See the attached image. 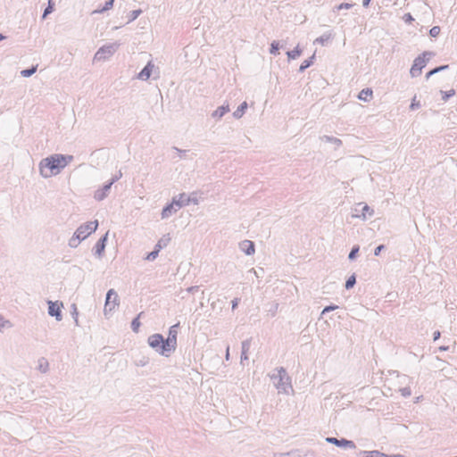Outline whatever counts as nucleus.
<instances>
[{"label":"nucleus","instance_id":"dca6fc26","mask_svg":"<svg viewBox=\"0 0 457 457\" xmlns=\"http://www.w3.org/2000/svg\"><path fill=\"white\" fill-rule=\"evenodd\" d=\"M112 186V185L110 184V182H107L105 185L103 186V187L97 189L95 192L94 198L96 201H103L109 195Z\"/></svg>","mask_w":457,"mask_h":457},{"label":"nucleus","instance_id":"79ce46f5","mask_svg":"<svg viewBox=\"0 0 457 457\" xmlns=\"http://www.w3.org/2000/svg\"><path fill=\"white\" fill-rule=\"evenodd\" d=\"M12 324L9 320H4L3 316L0 315V330L4 328H11Z\"/></svg>","mask_w":457,"mask_h":457},{"label":"nucleus","instance_id":"c03bdc74","mask_svg":"<svg viewBox=\"0 0 457 457\" xmlns=\"http://www.w3.org/2000/svg\"><path fill=\"white\" fill-rule=\"evenodd\" d=\"M353 5V4L342 3V4L335 6V10H337V11H340V10H343V9L348 10V9L352 8Z\"/></svg>","mask_w":457,"mask_h":457},{"label":"nucleus","instance_id":"a19ab883","mask_svg":"<svg viewBox=\"0 0 457 457\" xmlns=\"http://www.w3.org/2000/svg\"><path fill=\"white\" fill-rule=\"evenodd\" d=\"M159 252L158 249L154 248V251H152L151 253H149L146 257H145V260L147 261H154L157 258L158 254H159Z\"/></svg>","mask_w":457,"mask_h":457},{"label":"nucleus","instance_id":"a878e982","mask_svg":"<svg viewBox=\"0 0 457 457\" xmlns=\"http://www.w3.org/2000/svg\"><path fill=\"white\" fill-rule=\"evenodd\" d=\"M315 58V54H312V56H311L310 58L304 60L300 67H299V71L300 72H303L307 68H309L312 63H313V60Z\"/></svg>","mask_w":457,"mask_h":457},{"label":"nucleus","instance_id":"4be33fe9","mask_svg":"<svg viewBox=\"0 0 457 457\" xmlns=\"http://www.w3.org/2000/svg\"><path fill=\"white\" fill-rule=\"evenodd\" d=\"M372 96V90L370 88L362 89L358 96V98L364 102H369Z\"/></svg>","mask_w":457,"mask_h":457},{"label":"nucleus","instance_id":"09e8293b","mask_svg":"<svg viewBox=\"0 0 457 457\" xmlns=\"http://www.w3.org/2000/svg\"><path fill=\"white\" fill-rule=\"evenodd\" d=\"M337 308H338V306H337V305H334V304H331V305L326 306V307L322 310L321 314H325L326 312H331V311L337 310Z\"/></svg>","mask_w":457,"mask_h":457},{"label":"nucleus","instance_id":"bf43d9fd","mask_svg":"<svg viewBox=\"0 0 457 457\" xmlns=\"http://www.w3.org/2000/svg\"><path fill=\"white\" fill-rule=\"evenodd\" d=\"M449 350V346H440L439 347V351H448Z\"/></svg>","mask_w":457,"mask_h":457},{"label":"nucleus","instance_id":"680f3d73","mask_svg":"<svg viewBox=\"0 0 457 457\" xmlns=\"http://www.w3.org/2000/svg\"><path fill=\"white\" fill-rule=\"evenodd\" d=\"M250 271H253V273L258 277L256 270H254L253 269H252Z\"/></svg>","mask_w":457,"mask_h":457},{"label":"nucleus","instance_id":"0eeeda50","mask_svg":"<svg viewBox=\"0 0 457 457\" xmlns=\"http://www.w3.org/2000/svg\"><path fill=\"white\" fill-rule=\"evenodd\" d=\"M98 221H89L80 225L77 230L75 231L77 236L79 237L82 240L86 239L89 235L95 232L97 229Z\"/></svg>","mask_w":457,"mask_h":457},{"label":"nucleus","instance_id":"aec40b11","mask_svg":"<svg viewBox=\"0 0 457 457\" xmlns=\"http://www.w3.org/2000/svg\"><path fill=\"white\" fill-rule=\"evenodd\" d=\"M320 138L321 141L334 144L336 146V149L338 148L339 146H341V145H342L341 139H339L337 137H331V136L325 135V136L320 137Z\"/></svg>","mask_w":457,"mask_h":457},{"label":"nucleus","instance_id":"a211bd4d","mask_svg":"<svg viewBox=\"0 0 457 457\" xmlns=\"http://www.w3.org/2000/svg\"><path fill=\"white\" fill-rule=\"evenodd\" d=\"M250 346H251L250 339H246L242 342V344H241V357H240L241 363H243L244 361L248 360L247 353L250 349Z\"/></svg>","mask_w":457,"mask_h":457},{"label":"nucleus","instance_id":"20e7f679","mask_svg":"<svg viewBox=\"0 0 457 457\" xmlns=\"http://www.w3.org/2000/svg\"><path fill=\"white\" fill-rule=\"evenodd\" d=\"M434 55L432 52L425 51L420 55L415 58L413 64L410 70L411 77H418L421 74L422 69L427 65V62Z\"/></svg>","mask_w":457,"mask_h":457},{"label":"nucleus","instance_id":"4468645a","mask_svg":"<svg viewBox=\"0 0 457 457\" xmlns=\"http://www.w3.org/2000/svg\"><path fill=\"white\" fill-rule=\"evenodd\" d=\"M155 66L152 61H149L142 71L137 75V79L145 81L151 77Z\"/></svg>","mask_w":457,"mask_h":457},{"label":"nucleus","instance_id":"cd10ccee","mask_svg":"<svg viewBox=\"0 0 457 457\" xmlns=\"http://www.w3.org/2000/svg\"><path fill=\"white\" fill-rule=\"evenodd\" d=\"M301 54H302V50L299 48L298 46L294 50L287 52V55L289 60L296 59L297 57H299L301 55Z\"/></svg>","mask_w":457,"mask_h":457},{"label":"nucleus","instance_id":"1a4fd4ad","mask_svg":"<svg viewBox=\"0 0 457 457\" xmlns=\"http://www.w3.org/2000/svg\"><path fill=\"white\" fill-rule=\"evenodd\" d=\"M179 327V323L171 326L169 329L168 337L164 339L166 342L165 345L169 347L171 353H173L177 347V337Z\"/></svg>","mask_w":457,"mask_h":457},{"label":"nucleus","instance_id":"4c0bfd02","mask_svg":"<svg viewBox=\"0 0 457 457\" xmlns=\"http://www.w3.org/2000/svg\"><path fill=\"white\" fill-rule=\"evenodd\" d=\"M114 0H108L105 2L104 7L98 11H95V12H104L112 8Z\"/></svg>","mask_w":457,"mask_h":457},{"label":"nucleus","instance_id":"052dcab7","mask_svg":"<svg viewBox=\"0 0 457 457\" xmlns=\"http://www.w3.org/2000/svg\"><path fill=\"white\" fill-rule=\"evenodd\" d=\"M5 38H6V37H5L4 35L0 34V42H1L2 40L5 39Z\"/></svg>","mask_w":457,"mask_h":457},{"label":"nucleus","instance_id":"2f4dec72","mask_svg":"<svg viewBox=\"0 0 457 457\" xmlns=\"http://www.w3.org/2000/svg\"><path fill=\"white\" fill-rule=\"evenodd\" d=\"M142 314H143V312H140L131 322V328L136 333L138 331V328L141 325L139 319Z\"/></svg>","mask_w":457,"mask_h":457},{"label":"nucleus","instance_id":"9b49d317","mask_svg":"<svg viewBox=\"0 0 457 457\" xmlns=\"http://www.w3.org/2000/svg\"><path fill=\"white\" fill-rule=\"evenodd\" d=\"M178 208H182L183 206H187L189 204H197L198 200L195 196V194H192L191 195H187L185 193L179 195L177 197Z\"/></svg>","mask_w":457,"mask_h":457},{"label":"nucleus","instance_id":"f257e3e1","mask_svg":"<svg viewBox=\"0 0 457 457\" xmlns=\"http://www.w3.org/2000/svg\"><path fill=\"white\" fill-rule=\"evenodd\" d=\"M72 160V155H64L61 154H52L40 161L38 165L39 173L45 179L51 178L52 176L59 174L61 170Z\"/></svg>","mask_w":457,"mask_h":457},{"label":"nucleus","instance_id":"2eb2a0df","mask_svg":"<svg viewBox=\"0 0 457 457\" xmlns=\"http://www.w3.org/2000/svg\"><path fill=\"white\" fill-rule=\"evenodd\" d=\"M108 239V232L99 238L94 246V253L97 257H101L104 252L106 242Z\"/></svg>","mask_w":457,"mask_h":457},{"label":"nucleus","instance_id":"c756f323","mask_svg":"<svg viewBox=\"0 0 457 457\" xmlns=\"http://www.w3.org/2000/svg\"><path fill=\"white\" fill-rule=\"evenodd\" d=\"M37 65L36 66H31L30 68L29 69H25V70H22L21 71V75L24 78H29L30 76H32L34 73H36L37 71Z\"/></svg>","mask_w":457,"mask_h":457},{"label":"nucleus","instance_id":"a18cd8bd","mask_svg":"<svg viewBox=\"0 0 457 457\" xmlns=\"http://www.w3.org/2000/svg\"><path fill=\"white\" fill-rule=\"evenodd\" d=\"M400 392L403 397H409L411 395V390L409 386L401 388Z\"/></svg>","mask_w":457,"mask_h":457},{"label":"nucleus","instance_id":"4d7b16f0","mask_svg":"<svg viewBox=\"0 0 457 457\" xmlns=\"http://www.w3.org/2000/svg\"><path fill=\"white\" fill-rule=\"evenodd\" d=\"M225 358L227 361L229 360V346H227Z\"/></svg>","mask_w":457,"mask_h":457},{"label":"nucleus","instance_id":"e2e57ef3","mask_svg":"<svg viewBox=\"0 0 457 457\" xmlns=\"http://www.w3.org/2000/svg\"><path fill=\"white\" fill-rule=\"evenodd\" d=\"M284 46H286V44L280 46L281 48H283Z\"/></svg>","mask_w":457,"mask_h":457},{"label":"nucleus","instance_id":"423d86ee","mask_svg":"<svg viewBox=\"0 0 457 457\" xmlns=\"http://www.w3.org/2000/svg\"><path fill=\"white\" fill-rule=\"evenodd\" d=\"M119 304V295L114 289L108 290L105 297L104 312L107 316Z\"/></svg>","mask_w":457,"mask_h":457},{"label":"nucleus","instance_id":"b1692460","mask_svg":"<svg viewBox=\"0 0 457 457\" xmlns=\"http://www.w3.org/2000/svg\"><path fill=\"white\" fill-rule=\"evenodd\" d=\"M170 241V237L169 235L162 237L155 245L154 248L158 249V251H161L163 247H166Z\"/></svg>","mask_w":457,"mask_h":457},{"label":"nucleus","instance_id":"c9c22d12","mask_svg":"<svg viewBox=\"0 0 457 457\" xmlns=\"http://www.w3.org/2000/svg\"><path fill=\"white\" fill-rule=\"evenodd\" d=\"M355 283H356V277L354 274H353L352 276H350L347 278L345 287L346 289H350L354 287Z\"/></svg>","mask_w":457,"mask_h":457},{"label":"nucleus","instance_id":"3c124183","mask_svg":"<svg viewBox=\"0 0 457 457\" xmlns=\"http://www.w3.org/2000/svg\"><path fill=\"white\" fill-rule=\"evenodd\" d=\"M173 150H175L178 153L179 158H183L186 153L187 152V150H182L175 146L173 147Z\"/></svg>","mask_w":457,"mask_h":457},{"label":"nucleus","instance_id":"f704fd0d","mask_svg":"<svg viewBox=\"0 0 457 457\" xmlns=\"http://www.w3.org/2000/svg\"><path fill=\"white\" fill-rule=\"evenodd\" d=\"M141 13H142L141 9L131 11L128 15V18H129L128 23L135 21Z\"/></svg>","mask_w":457,"mask_h":457},{"label":"nucleus","instance_id":"39448f33","mask_svg":"<svg viewBox=\"0 0 457 457\" xmlns=\"http://www.w3.org/2000/svg\"><path fill=\"white\" fill-rule=\"evenodd\" d=\"M119 43L107 44L100 47L96 53L94 59L96 61H103L112 56L118 49Z\"/></svg>","mask_w":457,"mask_h":457},{"label":"nucleus","instance_id":"603ef678","mask_svg":"<svg viewBox=\"0 0 457 457\" xmlns=\"http://www.w3.org/2000/svg\"><path fill=\"white\" fill-rule=\"evenodd\" d=\"M385 249V245H379L378 246H377L374 250V255L375 256H378L381 253L382 250Z\"/></svg>","mask_w":457,"mask_h":457},{"label":"nucleus","instance_id":"473e14b6","mask_svg":"<svg viewBox=\"0 0 457 457\" xmlns=\"http://www.w3.org/2000/svg\"><path fill=\"white\" fill-rule=\"evenodd\" d=\"M279 48H280V44L278 41H276L274 40L271 44H270V53L271 54H274V55H277L279 54Z\"/></svg>","mask_w":457,"mask_h":457},{"label":"nucleus","instance_id":"ddd939ff","mask_svg":"<svg viewBox=\"0 0 457 457\" xmlns=\"http://www.w3.org/2000/svg\"><path fill=\"white\" fill-rule=\"evenodd\" d=\"M180 208H178L177 197H174L170 204L163 207L162 211V219H168L176 213Z\"/></svg>","mask_w":457,"mask_h":457},{"label":"nucleus","instance_id":"5fc2aeb1","mask_svg":"<svg viewBox=\"0 0 457 457\" xmlns=\"http://www.w3.org/2000/svg\"><path fill=\"white\" fill-rule=\"evenodd\" d=\"M198 289H199V287H198V286H192V287H188V288L187 289V291L188 293H192V294H194V293L197 292V291H198Z\"/></svg>","mask_w":457,"mask_h":457},{"label":"nucleus","instance_id":"412c9836","mask_svg":"<svg viewBox=\"0 0 457 457\" xmlns=\"http://www.w3.org/2000/svg\"><path fill=\"white\" fill-rule=\"evenodd\" d=\"M37 370L42 372V373H46L49 370V362L48 361L44 358V357H41L38 359L37 361Z\"/></svg>","mask_w":457,"mask_h":457},{"label":"nucleus","instance_id":"7ed1b4c3","mask_svg":"<svg viewBox=\"0 0 457 457\" xmlns=\"http://www.w3.org/2000/svg\"><path fill=\"white\" fill-rule=\"evenodd\" d=\"M147 343L150 347L162 356L169 357L171 354L169 347L165 345L166 342L164 337L161 334L156 333L151 335L147 339Z\"/></svg>","mask_w":457,"mask_h":457},{"label":"nucleus","instance_id":"6e6d98bb","mask_svg":"<svg viewBox=\"0 0 457 457\" xmlns=\"http://www.w3.org/2000/svg\"><path fill=\"white\" fill-rule=\"evenodd\" d=\"M440 336H441L440 331H438V330L435 331L433 334V340L434 341L438 340L440 338Z\"/></svg>","mask_w":457,"mask_h":457},{"label":"nucleus","instance_id":"864d4df0","mask_svg":"<svg viewBox=\"0 0 457 457\" xmlns=\"http://www.w3.org/2000/svg\"><path fill=\"white\" fill-rule=\"evenodd\" d=\"M240 298H235L231 301V308L233 311L238 306Z\"/></svg>","mask_w":457,"mask_h":457},{"label":"nucleus","instance_id":"6e6552de","mask_svg":"<svg viewBox=\"0 0 457 457\" xmlns=\"http://www.w3.org/2000/svg\"><path fill=\"white\" fill-rule=\"evenodd\" d=\"M355 214L353 215V218H358L362 220H366L368 216L370 217L374 214V210L370 208L368 204H362V203H359L355 208Z\"/></svg>","mask_w":457,"mask_h":457},{"label":"nucleus","instance_id":"72a5a7b5","mask_svg":"<svg viewBox=\"0 0 457 457\" xmlns=\"http://www.w3.org/2000/svg\"><path fill=\"white\" fill-rule=\"evenodd\" d=\"M82 241V239L77 236L76 232L74 233L73 237L69 240V245L71 247H77L79 244Z\"/></svg>","mask_w":457,"mask_h":457},{"label":"nucleus","instance_id":"393cba45","mask_svg":"<svg viewBox=\"0 0 457 457\" xmlns=\"http://www.w3.org/2000/svg\"><path fill=\"white\" fill-rule=\"evenodd\" d=\"M361 457H386V454L378 450L374 451H364L362 452Z\"/></svg>","mask_w":457,"mask_h":457},{"label":"nucleus","instance_id":"49530a36","mask_svg":"<svg viewBox=\"0 0 457 457\" xmlns=\"http://www.w3.org/2000/svg\"><path fill=\"white\" fill-rule=\"evenodd\" d=\"M420 107V101H417L416 96H414V98L412 99L411 104L410 105V109L414 111Z\"/></svg>","mask_w":457,"mask_h":457},{"label":"nucleus","instance_id":"f3484780","mask_svg":"<svg viewBox=\"0 0 457 457\" xmlns=\"http://www.w3.org/2000/svg\"><path fill=\"white\" fill-rule=\"evenodd\" d=\"M239 248L246 255H252L255 252L254 243L250 240H243L242 242H240Z\"/></svg>","mask_w":457,"mask_h":457},{"label":"nucleus","instance_id":"f8f14e48","mask_svg":"<svg viewBox=\"0 0 457 457\" xmlns=\"http://www.w3.org/2000/svg\"><path fill=\"white\" fill-rule=\"evenodd\" d=\"M326 441L329 444H333L339 447H345V448L348 447L351 449L355 448L354 442L352 440H347L345 438L338 439L337 437H326Z\"/></svg>","mask_w":457,"mask_h":457},{"label":"nucleus","instance_id":"bb28decb","mask_svg":"<svg viewBox=\"0 0 457 457\" xmlns=\"http://www.w3.org/2000/svg\"><path fill=\"white\" fill-rule=\"evenodd\" d=\"M449 68V65H441V66H438V67H436L434 69H432L431 71H429L427 74H426V79H428L432 75H435L442 71H445Z\"/></svg>","mask_w":457,"mask_h":457},{"label":"nucleus","instance_id":"8fccbe9b","mask_svg":"<svg viewBox=\"0 0 457 457\" xmlns=\"http://www.w3.org/2000/svg\"><path fill=\"white\" fill-rule=\"evenodd\" d=\"M403 20L406 22V23H411L413 21H414V18L412 17V15L411 13H405L403 16Z\"/></svg>","mask_w":457,"mask_h":457},{"label":"nucleus","instance_id":"5701e85b","mask_svg":"<svg viewBox=\"0 0 457 457\" xmlns=\"http://www.w3.org/2000/svg\"><path fill=\"white\" fill-rule=\"evenodd\" d=\"M247 103L243 102L237 109L233 112V117L236 119H240L245 112V110L247 109Z\"/></svg>","mask_w":457,"mask_h":457},{"label":"nucleus","instance_id":"13d9d810","mask_svg":"<svg viewBox=\"0 0 457 457\" xmlns=\"http://www.w3.org/2000/svg\"><path fill=\"white\" fill-rule=\"evenodd\" d=\"M370 1H371V0H363V1H362V5H363L364 7H368V6H369V4H370Z\"/></svg>","mask_w":457,"mask_h":457},{"label":"nucleus","instance_id":"9d476101","mask_svg":"<svg viewBox=\"0 0 457 457\" xmlns=\"http://www.w3.org/2000/svg\"><path fill=\"white\" fill-rule=\"evenodd\" d=\"M48 304V314L52 317H54L57 321H61L62 320V303H59L58 301L53 302L51 300L47 301Z\"/></svg>","mask_w":457,"mask_h":457},{"label":"nucleus","instance_id":"37998d69","mask_svg":"<svg viewBox=\"0 0 457 457\" xmlns=\"http://www.w3.org/2000/svg\"><path fill=\"white\" fill-rule=\"evenodd\" d=\"M440 27L439 26H434L429 29V35L432 37H436L440 33Z\"/></svg>","mask_w":457,"mask_h":457},{"label":"nucleus","instance_id":"ea45409f","mask_svg":"<svg viewBox=\"0 0 457 457\" xmlns=\"http://www.w3.org/2000/svg\"><path fill=\"white\" fill-rule=\"evenodd\" d=\"M441 94L443 95L442 99L444 101H447L451 96H454L455 91L453 89L449 91H441Z\"/></svg>","mask_w":457,"mask_h":457},{"label":"nucleus","instance_id":"58836bf2","mask_svg":"<svg viewBox=\"0 0 457 457\" xmlns=\"http://www.w3.org/2000/svg\"><path fill=\"white\" fill-rule=\"evenodd\" d=\"M71 310H72L71 311V315H72V318L74 319L75 325L76 326H79V312H78L76 304H72L71 305Z\"/></svg>","mask_w":457,"mask_h":457},{"label":"nucleus","instance_id":"f03ea898","mask_svg":"<svg viewBox=\"0 0 457 457\" xmlns=\"http://www.w3.org/2000/svg\"><path fill=\"white\" fill-rule=\"evenodd\" d=\"M270 379L279 393H288V389L292 388L290 378L283 367L277 369L270 375Z\"/></svg>","mask_w":457,"mask_h":457},{"label":"nucleus","instance_id":"7c9ffc66","mask_svg":"<svg viewBox=\"0 0 457 457\" xmlns=\"http://www.w3.org/2000/svg\"><path fill=\"white\" fill-rule=\"evenodd\" d=\"M54 3L53 2V0H49L48 5L44 10L42 18L46 19L47 17V15H49L54 11Z\"/></svg>","mask_w":457,"mask_h":457},{"label":"nucleus","instance_id":"c85d7f7f","mask_svg":"<svg viewBox=\"0 0 457 457\" xmlns=\"http://www.w3.org/2000/svg\"><path fill=\"white\" fill-rule=\"evenodd\" d=\"M331 38L330 33H324L314 40V44L325 45Z\"/></svg>","mask_w":457,"mask_h":457},{"label":"nucleus","instance_id":"de8ad7c7","mask_svg":"<svg viewBox=\"0 0 457 457\" xmlns=\"http://www.w3.org/2000/svg\"><path fill=\"white\" fill-rule=\"evenodd\" d=\"M122 177V173L120 170L117 174H115L111 179L110 184L113 185L116 181H118Z\"/></svg>","mask_w":457,"mask_h":457},{"label":"nucleus","instance_id":"6ab92c4d","mask_svg":"<svg viewBox=\"0 0 457 457\" xmlns=\"http://www.w3.org/2000/svg\"><path fill=\"white\" fill-rule=\"evenodd\" d=\"M228 112H229V105L223 104V105L218 107L214 112H212V117L216 120H220Z\"/></svg>","mask_w":457,"mask_h":457},{"label":"nucleus","instance_id":"e433bc0d","mask_svg":"<svg viewBox=\"0 0 457 457\" xmlns=\"http://www.w3.org/2000/svg\"><path fill=\"white\" fill-rule=\"evenodd\" d=\"M359 250H360V246L359 245H353V248L351 249L350 253H349L348 259L350 261H353L356 258V256H357V254L359 253Z\"/></svg>","mask_w":457,"mask_h":457}]
</instances>
